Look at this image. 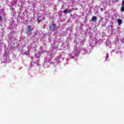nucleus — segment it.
Masks as SVG:
<instances>
[{"label": "nucleus", "instance_id": "7", "mask_svg": "<svg viewBox=\"0 0 124 124\" xmlns=\"http://www.w3.org/2000/svg\"><path fill=\"white\" fill-rule=\"evenodd\" d=\"M122 6H124V0H123V1H122Z\"/></svg>", "mask_w": 124, "mask_h": 124}, {"label": "nucleus", "instance_id": "5", "mask_svg": "<svg viewBox=\"0 0 124 124\" xmlns=\"http://www.w3.org/2000/svg\"><path fill=\"white\" fill-rule=\"evenodd\" d=\"M52 25V26H53V31H54L55 29H56V24L53 23Z\"/></svg>", "mask_w": 124, "mask_h": 124}, {"label": "nucleus", "instance_id": "8", "mask_svg": "<svg viewBox=\"0 0 124 124\" xmlns=\"http://www.w3.org/2000/svg\"><path fill=\"white\" fill-rule=\"evenodd\" d=\"M42 21V19H41V20H39V19H38V23H40V21Z\"/></svg>", "mask_w": 124, "mask_h": 124}, {"label": "nucleus", "instance_id": "2", "mask_svg": "<svg viewBox=\"0 0 124 124\" xmlns=\"http://www.w3.org/2000/svg\"><path fill=\"white\" fill-rule=\"evenodd\" d=\"M63 12V13H65V14H67V13H70V10L65 9Z\"/></svg>", "mask_w": 124, "mask_h": 124}, {"label": "nucleus", "instance_id": "6", "mask_svg": "<svg viewBox=\"0 0 124 124\" xmlns=\"http://www.w3.org/2000/svg\"><path fill=\"white\" fill-rule=\"evenodd\" d=\"M121 11H122V12H124V6H122V7H121Z\"/></svg>", "mask_w": 124, "mask_h": 124}, {"label": "nucleus", "instance_id": "10", "mask_svg": "<svg viewBox=\"0 0 124 124\" xmlns=\"http://www.w3.org/2000/svg\"><path fill=\"white\" fill-rule=\"evenodd\" d=\"M2 20V17L1 16H0V21H1Z\"/></svg>", "mask_w": 124, "mask_h": 124}, {"label": "nucleus", "instance_id": "4", "mask_svg": "<svg viewBox=\"0 0 124 124\" xmlns=\"http://www.w3.org/2000/svg\"><path fill=\"white\" fill-rule=\"evenodd\" d=\"M117 21L118 22V25H121L122 23H123V20L122 19H118Z\"/></svg>", "mask_w": 124, "mask_h": 124}, {"label": "nucleus", "instance_id": "9", "mask_svg": "<svg viewBox=\"0 0 124 124\" xmlns=\"http://www.w3.org/2000/svg\"><path fill=\"white\" fill-rule=\"evenodd\" d=\"M101 12H103V8H101Z\"/></svg>", "mask_w": 124, "mask_h": 124}, {"label": "nucleus", "instance_id": "1", "mask_svg": "<svg viewBox=\"0 0 124 124\" xmlns=\"http://www.w3.org/2000/svg\"><path fill=\"white\" fill-rule=\"evenodd\" d=\"M26 30H27L29 32V35H31V34L32 31H33L34 29L32 28V27H31V26L29 25Z\"/></svg>", "mask_w": 124, "mask_h": 124}, {"label": "nucleus", "instance_id": "3", "mask_svg": "<svg viewBox=\"0 0 124 124\" xmlns=\"http://www.w3.org/2000/svg\"><path fill=\"white\" fill-rule=\"evenodd\" d=\"M97 18L96 17V16H93L92 17V20L93 21V22H96V21H97Z\"/></svg>", "mask_w": 124, "mask_h": 124}]
</instances>
